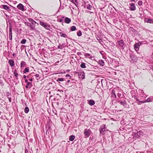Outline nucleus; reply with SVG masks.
Wrapping results in <instances>:
<instances>
[{"instance_id": "423d86ee", "label": "nucleus", "mask_w": 153, "mask_h": 153, "mask_svg": "<svg viewBox=\"0 0 153 153\" xmlns=\"http://www.w3.org/2000/svg\"><path fill=\"white\" fill-rule=\"evenodd\" d=\"M78 75L79 78H82V79L85 78V74L83 72L79 73Z\"/></svg>"}, {"instance_id": "de8ad7c7", "label": "nucleus", "mask_w": 153, "mask_h": 153, "mask_svg": "<svg viewBox=\"0 0 153 153\" xmlns=\"http://www.w3.org/2000/svg\"><path fill=\"white\" fill-rule=\"evenodd\" d=\"M23 77L24 79H25L26 78V76L25 75H24L23 76Z\"/></svg>"}, {"instance_id": "e2e57ef3", "label": "nucleus", "mask_w": 153, "mask_h": 153, "mask_svg": "<svg viewBox=\"0 0 153 153\" xmlns=\"http://www.w3.org/2000/svg\"><path fill=\"white\" fill-rule=\"evenodd\" d=\"M15 153V152H14V153Z\"/></svg>"}, {"instance_id": "f03ea898", "label": "nucleus", "mask_w": 153, "mask_h": 153, "mask_svg": "<svg viewBox=\"0 0 153 153\" xmlns=\"http://www.w3.org/2000/svg\"><path fill=\"white\" fill-rule=\"evenodd\" d=\"M91 131L90 129H85L84 130V134L85 138L88 137L91 135Z\"/></svg>"}, {"instance_id": "09e8293b", "label": "nucleus", "mask_w": 153, "mask_h": 153, "mask_svg": "<svg viewBox=\"0 0 153 153\" xmlns=\"http://www.w3.org/2000/svg\"><path fill=\"white\" fill-rule=\"evenodd\" d=\"M25 82H27H27H28V81H27V79H26L25 80Z\"/></svg>"}, {"instance_id": "9b49d317", "label": "nucleus", "mask_w": 153, "mask_h": 153, "mask_svg": "<svg viewBox=\"0 0 153 153\" xmlns=\"http://www.w3.org/2000/svg\"><path fill=\"white\" fill-rule=\"evenodd\" d=\"M84 55L85 58H88L90 59H92L93 57L91 56V55L90 54L88 53H85Z\"/></svg>"}, {"instance_id": "4468645a", "label": "nucleus", "mask_w": 153, "mask_h": 153, "mask_svg": "<svg viewBox=\"0 0 153 153\" xmlns=\"http://www.w3.org/2000/svg\"><path fill=\"white\" fill-rule=\"evenodd\" d=\"M9 63L11 67L13 66L14 65V61L13 60L10 59L9 60Z\"/></svg>"}, {"instance_id": "0eeeda50", "label": "nucleus", "mask_w": 153, "mask_h": 153, "mask_svg": "<svg viewBox=\"0 0 153 153\" xmlns=\"http://www.w3.org/2000/svg\"><path fill=\"white\" fill-rule=\"evenodd\" d=\"M129 5L130 6V9L131 10L134 11L136 10V7L134 4L131 3Z\"/></svg>"}, {"instance_id": "6e6552de", "label": "nucleus", "mask_w": 153, "mask_h": 153, "mask_svg": "<svg viewBox=\"0 0 153 153\" xmlns=\"http://www.w3.org/2000/svg\"><path fill=\"white\" fill-rule=\"evenodd\" d=\"M12 27L10 26L9 27V38L10 40L12 39Z\"/></svg>"}, {"instance_id": "c9c22d12", "label": "nucleus", "mask_w": 153, "mask_h": 153, "mask_svg": "<svg viewBox=\"0 0 153 153\" xmlns=\"http://www.w3.org/2000/svg\"><path fill=\"white\" fill-rule=\"evenodd\" d=\"M39 24L43 26V27L45 25V24L44 23L42 22H39Z\"/></svg>"}, {"instance_id": "4be33fe9", "label": "nucleus", "mask_w": 153, "mask_h": 153, "mask_svg": "<svg viewBox=\"0 0 153 153\" xmlns=\"http://www.w3.org/2000/svg\"><path fill=\"white\" fill-rule=\"evenodd\" d=\"M60 34L61 36L62 37H64L65 38L67 37V35L63 33L62 32H60Z\"/></svg>"}, {"instance_id": "c756f323", "label": "nucleus", "mask_w": 153, "mask_h": 153, "mask_svg": "<svg viewBox=\"0 0 153 153\" xmlns=\"http://www.w3.org/2000/svg\"><path fill=\"white\" fill-rule=\"evenodd\" d=\"M76 28L75 26H74L71 27V31H74L76 30Z\"/></svg>"}, {"instance_id": "dca6fc26", "label": "nucleus", "mask_w": 153, "mask_h": 153, "mask_svg": "<svg viewBox=\"0 0 153 153\" xmlns=\"http://www.w3.org/2000/svg\"><path fill=\"white\" fill-rule=\"evenodd\" d=\"M75 138V136L74 135H71L69 137V140L71 141H73Z\"/></svg>"}, {"instance_id": "680f3d73", "label": "nucleus", "mask_w": 153, "mask_h": 153, "mask_svg": "<svg viewBox=\"0 0 153 153\" xmlns=\"http://www.w3.org/2000/svg\"><path fill=\"white\" fill-rule=\"evenodd\" d=\"M79 53H80L79 52Z\"/></svg>"}, {"instance_id": "b1692460", "label": "nucleus", "mask_w": 153, "mask_h": 153, "mask_svg": "<svg viewBox=\"0 0 153 153\" xmlns=\"http://www.w3.org/2000/svg\"><path fill=\"white\" fill-rule=\"evenodd\" d=\"M44 27L46 29H48L50 28V26L47 24H45Z\"/></svg>"}, {"instance_id": "2f4dec72", "label": "nucleus", "mask_w": 153, "mask_h": 153, "mask_svg": "<svg viewBox=\"0 0 153 153\" xmlns=\"http://www.w3.org/2000/svg\"><path fill=\"white\" fill-rule=\"evenodd\" d=\"M26 39H23L21 41V43L22 44H25L26 43Z\"/></svg>"}, {"instance_id": "8fccbe9b", "label": "nucleus", "mask_w": 153, "mask_h": 153, "mask_svg": "<svg viewBox=\"0 0 153 153\" xmlns=\"http://www.w3.org/2000/svg\"><path fill=\"white\" fill-rule=\"evenodd\" d=\"M9 101H10V102H11V100L10 98H9Z\"/></svg>"}, {"instance_id": "f8f14e48", "label": "nucleus", "mask_w": 153, "mask_h": 153, "mask_svg": "<svg viewBox=\"0 0 153 153\" xmlns=\"http://www.w3.org/2000/svg\"><path fill=\"white\" fill-rule=\"evenodd\" d=\"M64 21L65 23L69 24L71 22V20L68 17H66L65 18Z\"/></svg>"}, {"instance_id": "aec40b11", "label": "nucleus", "mask_w": 153, "mask_h": 153, "mask_svg": "<svg viewBox=\"0 0 153 153\" xmlns=\"http://www.w3.org/2000/svg\"><path fill=\"white\" fill-rule=\"evenodd\" d=\"M98 63L101 66H103L104 64L103 61L102 60H99Z\"/></svg>"}, {"instance_id": "ddd939ff", "label": "nucleus", "mask_w": 153, "mask_h": 153, "mask_svg": "<svg viewBox=\"0 0 153 153\" xmlns=\"http://www.w3.org/2000/svg\"><path fill=\"white\" fill-rule=\"evenodd\" d=\"M142 132H140V131H137L136 133H135L134 134V137L138 138L140 136V134Z\"/></svg>"}, {"instance_id": "ea45409f", "label": "nucleus", "mask_w": 153, "mask_h": 153, "mask_svg": "<svg viewBox=\"0 0 153 153\" xmlns=\"http://www.w3.org/2000/svg\"><path fill=\"white\" fill-rule=\"evenodd\" d=\"M30 27L32 29V30H34L35 29V27L34 26H33L32 25H31V26Z\"/></svg>"}, {"instance_id": "412c9836", "label": "nucleus", "mask_w": 153, "mask_h": 153, "mask_svg": "<svg viewBox=\"0 0 153 153\" xmlns=\"http://www.w3.org/2000/svg\"><path fill=\"white\" fill-rule=\"evenodd\" d=\"M147 21H146L147 22L150 23H153V19H147Z\"/></svg>"}, {"instance_id": "79ce46f5", "label": "nucleus", "mask_w": 153, "mask_h": 153, "mask_svg": "<svg viewBox=\"0 0 153 153\" xmlns=\"http://www.w3.org/2000/svg\"><path fill=\"white\" fill-rule=\"evenodd\" d=\"M0 83L2 85H3V82L2 80H0Z\"/></svg>"}, {"instance_id": "e433bc0d", "label": "nucleus", "mask_w": 153, "mask_h": 153, "mask_svg": "<svg viewBox=\"0 0 153 153\" xmlns=\"http://www.w3.org/2000/svg\"><path fill=\"white\" fill-rule=\"evenodd\" d=\"M97 40H98L99 42L101 44H102V43H103V42L101 39H97Z\"/></svg>"}, {"instance_id": "1a4fd4ad", "label": "nucleus", "mask_w": 153, "mask_h": 153, "mask_svg": "<svg viewBox=\"0 0 153 153\" xmlns=\"http://www.w3.org/2000/svg\"><path fill=\"white\" fill-rule=\"evenodd\" d=\"M118 42L119 44V45L120 46V47L124 48V44L123 42V41L122 40H120L118 41Z\"/></svg>"}, {"instance_id": "20e7f679", "label": "nucleus", "mask_w": 153, "mask_h": 153, "mask_svg": "<svg viewBox=\"0 0 153 153\" xmlns=\"http://www.w3.org/2000/svg\"><path fill=\"white\" fill-rule=\"evenodd\" d=\"M142 44L141 42H139L136 43H135L134 46V49L136 51H137L139 50V48L141 45Z\"/></svg>"}, {"instance_id": "c85d7f7f", "label": "nucleus", "mask_w": 153, "mask_h": 153, "mask_svg": "<svg viewBox=\"0 0 153 153\" xmlns=\"http://www.w3.org/2000/svg\"><path fill=\"white\" fill-rule=\"evenodd\" d=\"M65 79L63 78H58L56 80L57 81H63Z\"/></svg>"}, {"instance_id": "39448f33", "label": "nucleus", "mask_w": 153, "mask_h": 153, "mask_svg": "<svg viewBox=\"0 0 153 153\" xmlns=\"http://www.w3.org/2000/svg\"><path fill=\"white\" fill-rule=\"evenodd\" d=\"M153 102V97H150L148 98L145 101H139L141 103H143L145 102Z\"/></svg>"}, {"instance_id": "7ed1b4c3", "label": "nucleus", "mask_w": 153, "mask_h": 153, "mask_svg": "<svg viewBox=\"0 0 153 153\" xmlns=\"http://www.w3.org/2000/svg\"><path fill=\"white\" fill-rule=\"evenodd\" d=\"M105 125H104L103 126H101L100 128V135L101 134L104 135L105 134Z\"/></svg>"}, {"instance_id": "37998d69", "label": "nucleus", "mask_w": 153, "mask_h": 153, "mask_svg": "<svg viewBox=\"0 0 153 153\" xmlns=\"http://www.w3.org/2000/svg\"><path fill=\"white\" fill-rule=\"evenodd\" d=\"M65 76L67 77H70V76L69 74H67Z\"/></svg>"}, {"instance_id": "cd10ccee", "label": "nucleus", "mask_w": 153, "mask_h": 153, "mask_svg": "<svg viewBox=\"0 0 153 153\" xmlns=\"http://www.w3.org/2000/svg\"><path fill=\"white\" fill-rule=\"evenodd\" d=\"M14 75L16 77H17L18 76V74L17 73V70H15L14 71Z\"/></svg>"}, {"instance_id": "72a5a7b5", "label": "nucleus", "mask_w": 153, "mask_h": 153, "mask_svg": "<svg viewBox=\"0 0 153 153\" xmlns=\"http://www.w3.org/2000/svg\"><path fill=\"white\" fill-rule=\"evenodd\" d=\"M120 103L123 105L124 106H126V103L125 102V101L124 102H121Z\"/></svg>"}, {"instance_id": "5701e85b", "label": "nucleus", "mask_w": 153, "mask_h": 153, "mask_svg": "<svg viewBox=\"0 0 153 153\" xmlns=\"http://www.w3.org/2000/svg\"><path fill=\"white\" fill-rule=\"evenodd\" d=\"M26 63L23 61H22L21 63V67H24L25 66Z\"/></svg>"}, {"instance_id": "4d7b16f0", "label": "nucleus", "mask_w": 153, "mask_h": 153, "mask_svg": "<svg viewBox=\"0 0 153 153\" xmlns=\"http://www.w3.org/2000/svg\"><path fill=\"white\" fill-rule=\"evenodd\" d=\"M49 126H50V125H48V127L49 128Z\"/></svg>"}, {"instance_id": "473e14b6", "label": "nucleus", "mask_w": 153, "mask_h": 153, "mask_svg": "<svg viewBox=\"0 0 153 153\" xmlns=\"http://www.w3.org/2000/svg\"><path fill=\"white\" fill-rule=\"evenodd\" d=\"M91 7H92L89 4H88L86 6V8L88 10H90Z\"/></svg>"}, {"instance_id": "f704fd0d", "label": "nucleus", "mask_w": 153, "mask_h": 153, "mask_svg": "<svg viewBox=\"0 0 153 153\" xmlns=\"http://www.w3.org/2000/svg\"><path fill=\"white\" fill-rule=\"evenodd\" d=\"M143 2L142 1H139L138 2V4L139 5L141 6L142 5Z\"/></svg>"}, {"instance_id": "4c0bfd02", "label": "nucleus", "mask_w": 153, "mask_h": 153, "mask_svg": "<svg viewBox=\"0 0 153 153\" xmlns=\"http://www.w3.org/2000/svg\"><path fill=\"white\" fill-rule=\"evenodd\" d=\"M25 24L27 26L30 27L31 26V24L30 23L28 22H26L25 23Z\"/></svg>"}, {"instance_id": "a211bd4d", "label": "nucleus", "mask_w": 153, "mask_h": 153, "mask_svg": "<svg viewBox=\"0 0 153 153\" xmlns=\"http://www.w3.org/2000/svg\"><path fill=\"white\" fill-rule=\"evenodd\" d=\"M32 86V83L30 82H27L26 85V88H30Z\"/></svg>"}, {"instance_id": "6e6d98bb", "label": "nucleus", "mask_w": 153, "mask_h": 153, "mask_svg": "<svg viewBox=\"0 0 153 153\" xmlns=\"http://www.w3.org/2000/svg\"><path fill=\"white\" fill-rule=\"evenodd\" d=\"M57 62L58 63L59 62V61H58Z\"/></svg>"}, {"instance_id": "3c124183", "label": "nucleus", "mask_w": 153, "mask_h": 153, "mask_svg": "<svg viewBox=\"0 0 153 153\" xmlns=\"http://www.w3.org/2000/svg\"><path fill=\"white\" fill-rule=\"evenodd\" d=\"M131 1H135V0H131Z\"/></svg>"}, {"instance_id": "2eb2a0df", "label": "nucleus", "mask_w": 153, "mask_h": 153, "mask_svg": "<svg viewBox=\"0 0 153 153\" xmlns=\"http://www.w3.org/2000/svg\"><path fill=\"white\" fill-rule=\"evenodd\" d=\"M130 58L131 59L133 62H134L136 61V57L133 55H131L130 56Z\"/></svg>"}, {"instance_id": "f3484780", "label": "nucleus", "mask_w": 153, "mask_h": 153, "mask_svg": "<svg viewBox=\"0 0 153 153\" xmlns=\"http://www.w3.org/2000/svg\"><path fill=\"white\" fill-rule=\"evenodd\" d=\"M2 7L3 9L7 10H8L9 9V7L7 5H3Z\"/></svg>"}, {"instance_id": "a19ab883", "label": "nucleus", "mask_w": 153, "mask_h": 153, "mask_svg": "<svg viewBox=\"0 0 153 153\" xmlns=\"http://www.w3.org/2000/svg\"><path fill=\"white\" fill-rule=\"evenodd\" d=\"M135 99L136 100H137V101H138L139 102V103H141L140 102H139V101H139V99H138L137 98H136V97H135Z\"/></svg>"}, {"instance_id": "5fc2aeb1", "label": "nucleus", "mask_w": 153, "mask_h": 153, "mask_svg": "<svg viewBox=\"0 0 153 153\" xmlns=\"http://www.w3.org/2000/svg\"><path fill=\"white\" fill-rule=\"evenodd\" d=\"M15 53H13V56H15Z\"/></svg>"}, {"instance_id": "6ab92c4d", "label": "nucleus", "mask_w": 153, "mask_h": 153, "mask_svg": "<svg viewBox=\"0 0 153 153\" xmlns=\"http://www.w3.org/2000/svg\"><path fill=\"white\" fill-rule=\"evenodd\" d=\"M89 104L91 105H94L95 104V102L92 100H90L89 102Z\"/></svg>"}, {"instance_id": "f257e3e1", "label": "nucleus", "mask_w": 153, "mask_h": 153, "mask_svg": "<svg viewBox=\"0 0 153 153\" xmlns=\"http://www.w3.org/2000/svg\"><path fill=\"white\" fill-rule=\"evenodd\" d=\"M129 126H131L130 125H124L120 127V130H125L126 131L128 130V132L131 131L132 129Z\"/></svg>"}, {"instance_id": "bb28decb", "label": "nucleus", "mask_w": 153, "mask_h": 153, "mask_svg": "<svg viewBox=\"0 0 153 153\" xmlns=\"http://www.w3.org/2000/svg\"><path fill=\"white\" fill-rule=\"evenodd\" d=\"M29 71V69L27 67L25 68V69L23 71V73H25L26 72H28Z\"/></svg>"}, {"instance_id": "052dcab7", "label": "nucleus", "mask_w": 153, "mask_h": 153, "mask_svg": "<svg viewBox=\"0 0 153 153\" xmlns=\"http://www.w3.org/2000/svg\"><path fill=\"white\" fill-rule=\"evenodd\" d=\"M79 53H80L79 52Z\"/></svg>"}, {"instance_id": "7c9ffc66", "label": "nucleus", "mask_w": 153, "mask_h": 153, "mask_svg": "<svg viewBox=\"0 0 153 153\" xmlns=\"http://www.w3.org/2000/svg\"><path fill=\"white\" fill-rule=\"evenodd\" d=\"M77 36H81L82 35V33L81 31L79 30L78 32L77 33Z\"/></svg>"}, {"instance_id": "9d476101", "label": "nucleus", "mask_w": 153, "mask_h": 153, "mask_svg": "<svg viewBox=\"0 0 153 153\" xmlns=\"http://www.w3.org/2000/svg\"><path fill=\"white\" fill-rule=\"evenodd\" d=\"M17 7L19 9L22 10V11L24 10V6L21 4H19L18 5Z\"/></svg>"}, {"instance_id": "c03bdc74", "label": "nucleus", "mask_w": 153, "mask_h": 153, "mask_svg": "<svg viewBox=\"0 0 153 153\" xmlns=\"http://www.w3.org/2000/svg\"><path fill=\"white\" fill-rule=\"evenodd\" d=\"M39 74H36V75H35V76L36 77H39Z\"/></svg>"}, {"instance_id": "864d4df0", "label": "nucleus", "mask_w": 153, "mask_h": 153, "mask_svg": "<svg viewBox=\"0 0 153 153\" xmlns=\"http://www.w3.org/2000/svg\"><path fill=\"white\" fill-rule=\"evenodd\" d=\"M70 82V80H68L67 81V82Z\"/></svg>"}, {"instance_id": "58836bf2", "label": "nucleus", "mask_w": 153, "mask_h": 153, "mask_svg": "<svg viewBox=\"0 0 153 153\" xmlns=\"http://www.w3.org/2000/svg\"><path fill=\"white\" fill-rule=\"evenodd\" d=\"M77 2V0H72V2L75 4H76V3Z\"/></svg>"}, {"instance_id": "bf43d9fd", "label": "nucleus", "mask_w": 153, "mask_h": 153, "mask_svg": "<svg viewBox=\"0 0 153 153\" xmlns=\"http://www.w3.org/2000/svg\"><path fill=\"white\" fill-rule=\"evenodd\" d=\"M62 20H60V22H62Z\"/></svg>"}, {"instance_id": "a878e982", "label": "nucleus", "mask_w": 153, "mask_h": 153, "mask_svg": "<svg viewBox=\"0 0 153 153\" xmlns=\"http://www.w3.org/2000/svg\"><path fill=\"white\" fill-rule=\"evenodd\" d=\"M29 109L27 107H26L25 109V111L26 113H27L29 111Z\"/></svg>"}, {"instance_id": "13d9d810", "label": "nucleus", "mask_w": 153, "mask_h": 153, "mask_svg": "<svg viewBox=\"0 0 153 153\" xmlns=\"http://www.w3.org/2000/svg\"><path fill=\"white\" fill-rule=\"evenodd\" d=\"M152 70L153 71V67H152Z\"/></svg>"}, {"instance_id": "49530a36", "label": "nucleus", "mask_w": 153, "mask_h": 153, "mask_svg": "<svg viewBox=\"0 0 153 153\" xmlns=\"http://www.w3.org/2000/svg\"><path fill=\"white\" fill-rule=\"evenodd\" d=\"M16 132V131H12V134H15Z\"/></svg>"}, {"instance_id": "603ef678", "label": "nucleus", "mask_w": 153, "mask_h": 153, "mask_svg": "<svg viewBox=\"0 0 153 153\" xmlns=\"http://www.w3.org/2000/svg\"><path fill=\"white\" fill-rule=\"evenodd\" d=\"M30 81H32V79H30Z\"/></svg>"}, {"instance_id": "393cba45", "label": "nucleus", "mask_w": 153, "mask_h": 153, "mask_svg": "<svg viewBox=\"0 0 153 153\" xmlns=\"http://www.w3.org/2000/svg\"><path fill=\"white\" fill-rule=\"evenodd\" d=\"M80 67L82 68H86L85 64L84 63H82L80 65Z\"/></svg>"}, {"instance_id": "a18cd8bd", "label": "nucleus", "mask_w": 153, "mask_h": 153, "mask_svg": "<svg viewBox=\"0 0 153 153\" xmlns=\"http://www.w3.org/2000/svg\"><path fill=\"white\" fill-rule=\"evenodd\" d=\"M62 48V46H58V48H59V49H61Z\"/></svg>"}]
</instances>
